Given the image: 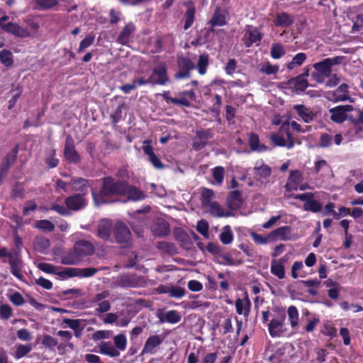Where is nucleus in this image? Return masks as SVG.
I'll return each mask as SVG.
<instances>
[{
    "label": "nucleus",
    "mask_w": 363,
    "mask_h": 363,
    "mask_svg": "<svg viewBox=\"0 0 363 363\" xmlns=\"http://www.w3.org/2000/svg\"><path fill=\"white\" fill-rule=\"evenodd\" d=\"M37 267L45 273L50 274H56L59 279L62 280L67 279V277H64L62 273L66 272V268L61 270L60 267L54 266L50 263L41 262L37 265Z\"/></svg>",
    "instance_id": "14"
},
{
    "label": "nucleus",
    "mask_w": 363,
    "mask_h": 363,
    "mask_svg": "<svg viewBox=\"0 0 363 363\" xmlns=\"http://www.w3.org/2000/svg\"><path fill=\"white\" fill-rule=\"evenodd\" d=\"M329 61L324 59L323 61L313 64L315 71L323 74L325 77H328L331 74V67L328 64Z\"/></svg>",
    "instance_id": "34"
},
{
    "label": "nucleus",
    "mask_w": 363,
    "mask_h": 363,
    "mask_svg": "<svg viewBox=\"0 0 363 363\" xmlns=\"http://www.w3.org/2000/svg\"><path fill=\"white\" fill-rule=\"evenodd\" d=\"M182 319L179 312L175 310H170L164 313L163 318H160L162 322H167L171 324H176Z\"/></svg>",
    "instance_id": "31"
},
{
    "label": "nucleus",
    "mask_w": 363,
    "mask_h": 363,
    "mask_svg": "<svg viewBox=\"0 0 363 363\" xmlns=\"http://www.w3.org/2000/svg\"><path fill=\"white\" fill-rule=\"evenodd\" d=\"M242 203L241 195L239 191H233L230 192L227 199V204L229 208L232 210L238 209Z\"/></svg>",
    "instance_id": "25"
},
{
    "label": "nucleus",
    "mask_w": 363,
    "mask_h": 363,
    "mask_svg": "<svg viewBox=\"0 0 363 363\" xmlns=\"http://www.w3.org/2000/svg\"><path fill=\"white\" fill-rule=\"evenodd\" d=\"M128 199L134 201H140L145 198V194L135 186L127 185L126 191Z\"/></svg>",
    "instance_id": "29"
},
{
    "label": "nucleus",
    "mask_w": 363,
    "mask_h": 363,
    "mask_svg": "<svg viewBox=\"0 0 363 363\" xmlns=\"http://www.w3.org/2000/svg\"><path fill=\"white\" fill-rule=\"evenodd\" d=\"M0 60L6 67L11 65L13 62L12 53L10 51L6 50L1 51Z\"/></svg>",
    "instance_id": "47"
},
{
    "label": "nucleus",
    "mask_w": 363,
    "mask_h": 363,
    "mask_svg": "<svg viewBox=\"0 0 363 363\" xmlns=\"http://www.w3.org/2000/svg\"><path fill=\"white\" fill-rule=\"evenodd\" d=\"M212 174L214 179L213 184L220 185L224 178V168L220 166L213 168L212 169Z\"/></svg>",
    "instance_id": "42"
},
{
    "label": "nucleus",
    "mask_w": 363,
    "mask_h": 363,
    "mask_svg": "<svg viewBox=\"0 0 363 363\" xmlns=\"http://www.w3.org/2000/svg\"><path fill=\"white\" fill-rule=\"evenodd\" d=\"M9 300L12 303L18 306H22L25 303L23 297L18 292H15L14 294L10 295Z\"/></svg>",
    "instance_id": "61"
},
{
    "label": "nucleus",
    "mask_w": 363,
    "mask_h": 363,
    "mask_svg": "<svg viewBox=\"0 0 363 363\" xmlns=\"http://www.w3.org/2000/svg\"><path fill=\"white\" fill-rule=\"evenodd\" d=\"M308 75V71H306L292 80V83L297 90L304 91L308 87V82L306 79Z\"/></svg>",
    "instance_id": "33"
},
{
    "label": "nucleus",
    "mask_w": 363,
    "mask_h": 363,
    "mask_svg": "<svg viewBox=\"0 0 363 363\" xmlns=\"http://www.w3.org/2000/svg\"><path fill=\"white\" fill-rule=\"evenodd\" d=\"M254 171L255 177L258 179L267 178L271 174V169L269 166L266 164L259 165L258 163H257L256 166L255 167Z\"/></svg>",
    "instance_id": "36"
},
{
    "label": "nucleus",
    "mask_w": 363,
    "mask_h": 363,
    "mask_svg": "<svg viewBox=\"0 0 363 363\" xmlns=\"http://www.w3.org/2000/svg\"><path fill=\"white\" fill-rule=\"evenodd\" d=\"M294 22L292 16L286 13H277L274 24L276 26H281L284 28L289 27Z\"/></svg>",
    "instance_id": "27"
},
{
    "label": "nucleus",
    "mask_w": 363,
    "mask_h": 363,
    "mask_svg": "<svg viewBox=\"0 0 363 363\" xmlns=\"http://www.w3.org/2000/svg\"><path fill=\"white\" fill-rule=\"evenodd\" d=\"M9 263L11 267V273L19 280H22L23 275L22 274L23 263L21 258L17 254L14 256L11 257V259L9 260Z\"/></svg>",
    "instance_id": "17"
},
{
    "label": "nucleus",
    "mask_w": 363,
    "mask_h": 363,
    "mask_svg": "<svg viewBox=\"0 0 363 363\" xmlns=\"http://www.w3.org/2000/svg\"><path fill=\"white\" fill-rule=\"evenodd\" d=\"M268 330L272 337H279L286 332L285 315L273 318L268 324Z\"/></svg>",
    "instance_id": "8"
},
{
    "label": "nucleus",
    "mask_w": 363,
    "mask_h": 363,
    "mask_svg": "<svg viewBox=\"0 0 363 363\" xmlns=\"http://www.w3.org/2000/svg\"><path fill=\"white\" fill-rule=\"evenodd\" d=\"M284 262L285 259L284 258H280L273 259L271 262L270 272L279 279H282L285 277Z\"/></svg>",
    "instance_id": "18"
},
{
    "label": "nucleus",
    "mask_w": 363,
    "mask_h": 363,
    "mask_svg": "<svg viewBox=\"0 0 363 363\" xmlns=\"http://www.w3.org/2000/svg\"><path fill=\"white\" fill-rule=\"evenodd\" d=\"M42 345L46 348L52 350L57 345V341L52 336L46 335L43 337Z\"/></svg>",
    "instance_id": "53"
},
{
    "label": "nucleus",
    "mask_w": 363,
    "mask_h": 363,
    "mask_svg": "<svg viewBox=\"0 0 363 363\" xmlns=\"http://www.w3.org/2000/svg\"><path fill=\"white\" fill-rule=\"evenodd\" d=\"M64 154L66 159L71 162H76L79 160V156L74 150L73 142L68 138L66 140Z\"/></svg>",
    "instance_id": "24"
},
{
    "label": "nucleus",
    "mask_w": 363,
    "mask_h": 363,
    "mask_svg": "<svg viewBox=\"0 0 363 363\" xmlns=\"http://www.w3.org/2000/svg\"><path fill=\"white\" fill-rule=\"evenodd\" d=\"M94 41V35H89L86 37L84 39H83L80 44L78 49V52H82L84 49L89 48L90 45L93 44Z\"/></svg>",
    "instance_id": "57"
},
{
    "label": "nucleus",
    "mask_w": 363,
    "mask_h": 363,
    "mask_svg": "<svg viewBox=\"0 0 363 363\" xmlns=\"http://www.w3.org/2000/svg\"><path fill=\"white\" fill-rule=\"evenodd\" d=\"M114 346L120 351H125L127 347V338L125 334L121 333L113 337Z\"/></svg>",
    "instance_id": "38"
},
{
    "label": "nucleus",
    "mask_w": 363,
    "mask_h": 363,
    "mask_svg": "<svg viewBox=\"0 0 363 363\" xmlns=\"http://www.w3.org/2000/svg\"><path fill=\"white\" fill-rule=\"evenodd\" d=\"M287 315L291 328L297 329L299 321V313L296 307L290 306L287 309Z\"/></svg>",
    "instance_id": "28"
},
{
    "label": "nucleus",
    "mask_w": 363,
    "mask_h": 363,
    "mask_svg": "<svg viewBox=\"0 0 363 363\" xmlns=\"http://www.w3.org/2000/svg\"><path fill=\"white\" fill-rule=\"evenodd\" d=\"M194 9H189L186 13V21L184 26V29L187 30L189 27L191 26L193 22L194 21Z\"/></svg>",
    "instance_id": "58"
},
{
    "label": "nucleus",
    "mask_w": 363,
    "mask_h": 363,
    "mask_svg": "<svg viewBox=\"0 0 363 363\" xmlns=\"http://www.w3.org/2000/svg\"><path fill=\"white\" fill-rule=\"evenodd\" d=\"M72 189L75 191H84L88 186L87 181L83 178H77L72 180Z\"/></svg>",
    "instance_id": "45"
},
{
    "label": "nucleus",
    "mask_w": 363,
    "mask_h": 363,
    "mask_svg": "<svg viewBox=\"0 0 363 363\" xmlns=\"http://www.w3.org/2000/svg\"><path fill=\"white\" fill-rule=\"evenodd\" d=\"M220 239L225 245H228L232 242L233 234L230 228H225V230L220 234Z\"/></svg>",
    "instance_id": "54"
},
{
    "label": "nucleus",
    "mask_w": 363,
    "mask_h": 363,
    "mask_svg": "<svg viewBox=\"0 0 363 363\" xmlns=\"http://www.w3.org/2000/svg\"><path fill=\"white\" fill-rule=\"evenodd\" d=\"M304 208L307 211L318 212L321 209V204L315 200L308 199L304 203Z\"/></svg>",
    "instance_id": "46"
},
{
    "label": "nucleus",
    "mask_w": 363,
    "mask_h": 363,
    "mask_svg": "<svg viewBox=\"0 0 363 363\" xmlns=\"http://www.w3.org/2000/svg\"><path fill=\"white\" fill-rule=\"evenodd\" d=\"M287 140L280 135L279 133H272L270 139L273 143L277 146L286 147L288 149H291L294 146V140L291 133H286Z\"/></svg>",
    "instance_id": "15"
},
{
    "label": "nucleus",
    "mask_w": 363,
    "mask_h": 363,
    "mask_svg": "<svg viewBox=\"0 0 363 363\" xmlns=\"http://www.w3.org/2000/svg\"><path fill=\"white\" fill-rule=\"evenodd\" d=\"M113 334L112 330H97L93 334L94 340H100L104 339H109Z\"/></svg>",
    "instance_id": "51"
},
{
    "label": "nucleus",
    "mask_w": 363,
    "mask_h": 363,
    "mask_svg": "<svg viewBox=\"0 0 363 363\" xmlns=\"http://www.w3.org/2000/svg\"><path fill=\"white\" fill-rule=\"evenodd\" d=\"M178 67L180 69L189 70L190 72L194 69V64L189 58L179 57Z\"/></svg>",
    "instance_id": "41"
},
{
    "label": "nucleus",
    "mask_w": 363,
    "mask_h": 363,
    "mask_svg": "<svg viewBox=\"0 0 363 363\" xmlns=\"http://www.w3.org/2000/svg\"><path fill=\"white\" fill-rule=\"evenodd\" d=\"M262 37L263 33L258 28L247 25L244 29L242 40L246 48H250L253 45L258 46L262 41Z\"/></svg>",
    "instance_id": "5"
},
{
    "label": "nucleus",
    "mask_w": 363,
    "mask_h": 363,
    "mask_svg": "<svg viewBox=\"0 0 363 363\" xmlns=\"http://www.w3.org/2000/svg\"><path fill=\"white\" fill-rule=\"evenodd\" d=\"M214 193L212 190L203 188L201 191V205L204 211H209L211 215L217 217L231 216L230 211L224 209L217 202L213 201Z\"/></svg>",
    "instance_id": "3"
},
{
    "label": "nucleus",
    "mask_w": 363,
    "mask_h": 363,
    "mask_svg": "<svg viewBox=\"0 0 363 363\" xmlns=\"http://www.w3.org/2000/svg\"><path fill=\"white\" fill-rule=\"evenodd\" d=\"M249 144L251 150L253 151L263 152L267 149L265 145L259 143V137L255 133L250 135Z\"/></svg>",
    "instance_id": "32"
},
{
    "label": "nucleus",
    "mask_w": 363,
    "mask_h": 363,
    "mask_svg": "<svg viewBox=\"0 0 363 363\" xmlns=\"http://www.w3.org/2000/svg\"><path fill=\"white\" fill-rule=\"evenodd\" d=\"M111 308V303L108 301H104L103 302H100L96 305L95 308V311L99 313H103L108 311Z\"/></svg>",
    "instance_id": "64"
},
{
    "label": "nucleus",
    "mask_w": 363,
    "mask_h": 363,
    "mask_svg": "<svg viewBox=\"0 0 363 363\" xmlns=\"http://www.w3.org/2000/svg\"><path fill=\"white\" fill-rule=\"evenodd\" d=\"M113 238L120 244H128L130 240L129 228H114Z\"/></svg>",
    "instance_id": "23"
},
{
    "label": "nucleus",
    "mask_w": 363,
    "mask_h": 363,
    "mask_svg": "<svg viewBox=\"0 0 363 363\" xmlns=\"http://www.w3.org/2000/svg\"><path fill=\"white\" fill-rule=\"evenodd\" d=\"M114 225V227H126V224L122 221H118L116 223L108 218H103L100 220L99 227H111Z\"/></svg>",
    "instance_id": "55"
},
{
    "label": "nucleus",
    "mask_w": 363,
    "mask_h": 363,
    "mask_svg": "<svg viewBox=\"0 0 363 363\" xmlns=\"http://www.w3.org/2000/svg\"><path fill=\"white\" fill-rule=\"evenodd\" d=\"M302 180V175L299 171H291L286 187L288 190H296Z\"/></svg>",
    "instance_id": "22"
},
{
    "label": "nucleus",
    "mask_w": 363,
    "mask_h": 363,
    "mask_svg": "<svg viewBox=\"0 0 363 363\" xmlns=\"http://www.w3.org/2000/svg\"><path fill=\"white\" fill-rule=\"evenodd\" d=\"M294 109L296 110L299 117L301 118L305 123H310L315 116L313 112L303 104L294 105Z\"/></svg>",
    "instance_id": "20"
},
{
    "label": "nucleus",
    "mask_w": 363,
    "mask_h": 363,
    "mask_svg": "<svg viewBox=\"0 0 363 363\" xmlns=\"http://www.w3.org/2000/svg\"><path fill=\"white\" fill-rule=\"evenodd\" d=\"M347 119L352 123H363V110L353 106V110L347 113Z\"/></svg>",
    "instance_id": "35"
},
{
    "label": "nucleus",
    "mask_w": 363,
    "mask_h": 363,
    "mask_svg": "<svg viewBox=\"0 0 363 363\" xmlns=\"http://www.w3.org/2000/svg\"><path fill=\"white\" fill-rule=\"evenodd\" d=\"M163 341V339L161 336L157 335H153L150 336L142 350V354H153L156 352V348L159 347Z\"/></svg>",
    "instance_id": "11"
},
{
    "label": "nucleus",
    "mask_w": 363,
    "mask_h": 363,
    "mask_svg": "<svg viewBox=\"0 0 363 363\" xmlns=\"http://www.w3.org/2000/svg\"><path fill=\"white\" fill-rule=\"evenodd\" d=\"M325 97L334 103L340 101H350L353 102L354 100L349 96V87L347 84H341L335 90L327 91Z\"/></svg>",
    "instance_id": "7"
},
{
    "label": "nucleus",
    "mask_w": 363,
    "mask_h": 363,
    "mask_svg": "<svg viewBox=\"0 0 363 363\" xmlns=\"http://www.w3.org/2000/svg\"><path fill=\"white\" fill-rule=\"evenodd\" d=\"M208 65V56L206 55H201L199 57L197 67L200 74H204L206 72V67Z\"/></svg>",
    "instance_id": "48"
},
{
    "label": "nucleus",
    "mask_w": 363,
    "mask_h": 363,
    "mask_svg": "<svg viewBox=\"0 0 363 363\" xmlns=\"http://www.w3.org/2000/svg\"><path fill=\"white\" fill-rule=\"evenodd\" d=\"M320 319L318 317H313L311 318L306 325L304 328V330L307 333H311L314 330L316 325L319 323Z\"/></svg>",
    "instance_id": "63"
},
{
    "label": "nucleus",
    "mask_w": 363,
    "mask_h": 363,
    "mask_svg": "<svg viewBox=\"0 0 363 363\" xmlns=\"http://www.w3.org/2000/svg\"><path fill=\"white\" fill-rule=\"evenodd\" d=\"M135 26L133 23H128L119 33L117 42L121 45H126L129 43L131 35L135 32Z\"/></svg>",
    "instance_id": "16"
},
{
    "label": "nucleus",
    "mask_w": 363,
    "mask_h": 363,
    "mask_svg": "<svg viewBox=\"0 0 363 363\" xmlns=\"http://www.w3.org/2000/svg\"><path fill=\"white\" fill-rule=\"evenodd\" d=\"M25 22L28 26L27 29L30 32V35L35 34L39 28L38 23L33 18L26 19Z\"/></svg>",
    "instance_id": "60"
},
{
    "label": "nucleus",
    "mask_w": 363,
    "mask_h": 363,
    "mask_svg": "<svg viewBox=\"0 0 363 363\" xmlns=\"http://www.w3.org/2000/svg\"><path fill=\"white\" fill-rule=\"evenodd\" d=\"M353 110L352 105H340L329 110L330 120L336 123H342L347 119V113Z\"/></svg>",
    "instance_id": "9"
},
{
    "label": "nucleus",
    "mask_w": 363,
    "mask_h": 363,
    "mask_svg": "<svg viewBox=\"0 0 363 363\" xmlns=\"http://www.w3.org/2000/svg\"><path fill=\"white\" fill-rule=\"evenodd\" d=\"M13 315V309L9 304H3L0 306V318L2 320H8Z\"/></svg>",
    "instance_id": "50"
},
{
    "label": "nucleus",
    "mask_w": 363,
    "mask_h": 363,
    "mask_svg": "<svg viewBox=\"0 0 363 363\" xmlns=\"http://www.w3.org/2000/svg\"><path fill=\"white\" fill-rule=\"evenodd\" d=\"M8 19L9 17L6 16L0 18V28L17 37L26 38L30 36V32L27 28L14 23H5Z\"/></svg>",
    "instance_id": "6"
},
{
    "label": "nucleus",
    "mask_w": 363,
    "mask_h": 363,
    "mask_svg": "<svg viewBox=\"0 0 363 363\" xmlns=\"http://www.w3.org/2000/svg\"><path fill=\"white\" fill-rule=\"evenodd\" d=\"M38 6L41 9H49L57 4V0H35Z\"/></svg>",
    "instance_id": "52"
},
{
    "label": "nucleus",
    "mask_w": 363,
    "mask_h": 363,
    "mask_svg": "<svg viewBox=\"0 0 363 363\" xmlns=\"http://www.w3.org/2000/svg\"><path fill=\"white\" fill-rule=\"evenodd\" d=\"M95 251L94 245L87 240H82L77 242L74 249L61 258V263L67 265L77 264L82 257L91 255Z\"/></svg>",
    "instance_id": "2"
},
{
    "label": "nucleus",
    "mask_w": 363,
    "mask_h": 363,
    "mask_svg": "<svg viewBox=\"0 0 363 363\" xmlns=\"http://www.w3.org/2000/svg\"><path fill=\"white\" fill-rule=\"evenodd\" d=\"M126 189L127 183L124 182H114L111 177L104 178L101 190L99 193L92 190L94 203L97 206L107 203L109 201L108 197L117 194H124Z\"/></svg>",
    "instance_id": "1"
},
{
    "label": "nucleus",
    "mask_w": 363,
    "mask_h": 363,
    "mask_svg": "<svg viewBox=\"0 0 363 363\" xmlns=\"http://www.w3.org/2000/svg\"><path fill=\"white\" fill-rule=\"evenodd\" d=\"M259 70L267 75L275 74L279 71V66L273 65L269 62H265L259 65Z\"/></svg>",
    "instance_id": "37"
},
{
    "label": "nucleus",
    "mask_w": 363,
    "mask_h": 363,
    "mask_svg": "<svg viewBox=\"0 0 363 363\" xmlns=\"http://www.w3.org/2000/svg\"><path fill=\"white\" fill-rule=\"evenodd\" d=\"M333 140L332 135L327 134V133H323L321 134L320 137V143L319 145L321 147L325 148L331 145Z\"/></svg>",
    "instance_id": "59"
},
{
    "label": "nucleus",
    "mask_w": 363,
    "mask_h": 363,
    "mask_svg": "<svg viewBox=\"0 0 363 363\" xmlns=\"http://www.w3.org/2000/svg\"><path fill=\"white\" fill-rule=\"evenodd\" d=\"M227 12L225 10L216 9L211 20L212 26H223L226 23Z\"/></svg>",
    "instance_id": "26"
},
{
    "label": "nucleus",
    "mask_w": 363,
    "mask_h": 363,
    "mask_svg": "<svg viewBox=\"0 0 363 363\" xmlns=\"http://www.w3.org/2000/svg\"><path fill=\"white\" fill-rule=\"evenodd\" d=\"M65 203L69 209L79 211L84 208L87 202L82 195L74 194L67 197L65 200Z\"/></svg>",
    "instance_id": "13"
},
{
    "label": "nucleus",
    "mask_w": 363,
    "mask_h": 363,
    "mask_svg": "<svg viewBox=\"0 0 363 363\" xmlns=\"http://www.w3.org/2000/svg\"><path fill=\"white\" fill-rule=\"evenodd\" d=\"M149 78L152 84H164L168 81L165 66L160 65L153 69Z\"/></svg>",
    "instance_id": "10"
},
{
    "label": "nucleus",
    "mask_w": 363,
    "mask_h": 363,
    "mask_svg": "<svg viewBox=\"0 0 363 363\" xmlns=\"http://www.w3.org/2000/svg\"><path fill=\"white\" fill-rule=\"evenodd\" d=\"M97 269L95 268H66V272L62 273L64 277L72 278L74 277H89L95 274Z\"/></svg>",
    "instance_id": "12"
},
{
    "label": "nucleus",
    "mask_w": 363,
    "mask_h": 363,
    "mask_svg": "<svg viewBox=\"0 0 363 363\" xmlns=\"http://www.w3.org/2000/svg\"><path fill=\"white\" fill-rule=\"evenodd\" d=\"M271 56L273 59H279L281 58L285 53L284 47L280 43L273 44L271 48Z\"/></svg>",
    "instance_id": "44"
},
{
    "label": "nucleus",
    "mask_w": 363,
    "mask_h": 363,
    "mask_svg": "<svg viewBox=\"0 0 363 363\" xmlns=\"http://www.w3.org/2000/svg\"><path fill=\"white\" fill-rule=\"evenodd\" d=\"M289 229L290 228H277L266 235H259L252 230L250 231V234L255 243L264 245L276 240L291 239V236L286 235V231Z\"/></svg>",
    "instance_id": "4"
},
{
    "label": "nucleus",
    "mask_w": 363,
    "mask_h": 363,
    "mask_svg": "<svg viewBox=\"0 0 363 363\" xmlns=\"http://www.w3.org/2000/svg\"><path fill=\"white\" fill-rule=\"evenodd\" d=\"M286 215H277L271 217L268 221L263 224L262 227H272L273 225H280L286 222Z\"/></svg>",
    "instance_id": "40"
},
{
    "label": "nucleus",
    "mask_w": 363,
    "mask_h": 363,
    "mask_svg": "<svg viewBox=\"0 0 363 363\" xmlns=\"http://www.w3.org/2000/svg\"><path fill=\"white\" fill-rule=\"evenodd\" d=\"M110 295V293L108 291H104L101 293H99L96 294L93 298H92V303L96 304H99L100 302H103L106 301L105 299L107 298Z\"/></svg>",
    "instance_id": "62"
},
{
    "label": "nucleus",
    "mask_w": 363,
    "mask_h": 363,
    "mask_svg": "<svg viewBox=\"0 0 363 363\" xmlns=\"http://www.w3.org/2000/svg\"><path fill=\"white\" fill-rule=\"evenodd\" d=\"M96 234L104 240H112L113 238L111 228H96Z\"/></svg>",
    "instance_id": "49"
},
{
    "label": "nucleus",
    "mask_w": 363,
    "mask_h": 363,
    "mask_svg": "<svg viewBox=\"0 0 363 363\" xmlns=\"http://www.w3.org/2000/svg\"><path fill=\"white\" fill-rule=\"evenodd\" d=\"M306 59V55L303 52L296 54L292 60L286 65L289 69H293L296 66L301 65Z\"/></svg>",
    "instance_id": "39"
},
{
    "label": "nucleus",
    "mask_w": 363,
    "mask_h": 363,
    "mask_svg": "<svg viewBox=\"0 0 363 363\" xmlns=\"http://www.w3.org/2000/svg\"><path fill=\"white\" fill-rule=\"evenodd\" d=\"M99 352L110 357H118L120 356V352L110 342H102L99 345Z\"/></svg>",
    "instance_id": "19"
},
{
    "label": "nucleus",
    "mask_w": 363,
    "mask_h": 363,
    "mask_svg": "<svg viewBox=\"0 0 363 363\" xmlns=\"http://www.w3.org/2000/svg\"><path fill=\"white\" fill-rule=\"evenodd\" d=\"M251 303L247 297L244 298H238L235 301L236 312L245 317L248 316Z\"/></svg>",
    "instance_id": "21"
},
{
    "label": "nucleus",
    "mask_w": 363,
    "mask_h": 363,
    "mask_svg": "<svg viewBox=\"0 0 363 363\" xmlns=\"http://www.w3.org/2000/svg\"><path fill=\"white\" fill-rule=\"evenodd\" d=\"M185 294L186 290L184 288L179 286H170L168 296L172 298H182Z\"/></svg>",
    "instance_id": "43"
},
{
    "label": "nucleus",
    "mask_w": 363,
    "mask_h": 363,
    "mask_svg": "<svg viewBox=\"0 0 363 363\" xmlns=\"http://www.w3.org/2000/svg\"><path fill=\"white\" fill-rule=\"evenodd\" d=\"M17 337L22 341H30L33 339L31 333L26 328L20 329L16 333Z\"/></svg>",
    "instance_id": "56"
},
{
    "label": "nucleus",
    "mask_w": 363,
    "mask_h": 363,
    "mask_svg": "<svg viewBox=\"0 0 363 363\" xmlns=\"http://www.w3.org/2000/svg\"><path fill=\"white\" fill-rule=\"evenodd\" d=\"M33 350L32 343L28 344H17L16 345V351L14 352L13 357L19 359L26 356Z\"/></svg>",
    "instance_id": "30"
}]
</instances>
